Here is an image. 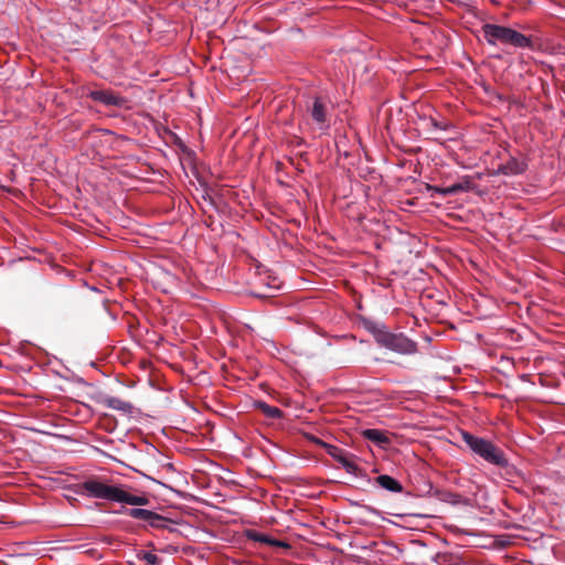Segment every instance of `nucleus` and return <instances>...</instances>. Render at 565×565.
<instances>
[{"label":"nucleus","instance_id":"39448f33","mask_svg":"<svg viewBox=\"0 0 565 565\" xmlns=\"http://www.w3.org/2000/svg\"><path fill=\"white\" fill-rule=\"evenodd\" d=\"M245 536L247 540L258 544L259 547L266 548L268 551H288L290 548L287 542L278 540L268 533L260 532L255 529L245 530Z\"/></svg>","mask_w":565,"mask_h":565},{"label":"nucleus","instance_id":"6ab92c4d","mask_svg":"<svg viewBox=\"0 0 565 565\" xmlns=\"http://www.w3.org/2000/svg\"><path fill=\"white\" fill-rule=\"evenodd\" d=\"M319 444L326 449L327 454L331 456L334 460L343 451V449L321 440L319 441Z\"/></svg>","mask_w":565,"mask_h":565},{"label":"nucleus","instance_id":"9b49d317","mask_svg":"<svg viewBox=\"0 0 565 565\" xmlns=\"http://www.w3.org/2000/svg\"><path fill=\"white\" fill-rule=\"evenodd\" d=\"M376 483L381 488H383V489H385V490H387L390 492L398 493V492L403 491L402 483L397 479H395V478H393V477H391L388 475H381V476H379L376 478Z\"/></svg>","mask_w":565,"mask_h":565},{"label":"nucleus","instance_id":"1a4fd4ad","mask_svg":"<svg viewBox=\"0 0 565 565\" xmlns=\"http://www.w3.org/2000/svg\"><path fill=\"white\" fill-rule=\"evenodd\" d=\"M102 404L107 408L118 411L124 415H131L134 411V406L130 402L115 396H104L102 398Z\"/></svg>","mask_w":565,"mask_h":565},{"label":"nucleus","instance_id":"a211bd4d","mask_svg":"<svg viewBox=\"0 0 565 565\" xmlns=\"http://www.w3.org/2000/svg\"><path fill=\"white\" fill-rule=\"evenodd\" d=\"M456 189V193L459 192H469L473 188V183L469 177H465L460 182L454 184Z\"/></svg>","mask_w":565,"mask_h":565},{"label":"nucleus","instance_id":"0eeeda50","mask_svg":"<svg viewBox=\"0 0 565 565\" xmlns=\"http://www.w3.org/2000/svg\"><path fill=\"white\" fill-rule=\"evenodd\" d=\"M126 513L132 519L141 520L156 529L164 527L167 524L166 518L147 509L132 508L127 510Z\"/></svg>","mask_w":565,"mask_h":565},{"label":"nucleus","instance_id":"2eb2a0df","mask_svg":"<svg viewBox=\"0 0 565 565\" xmlns=\"http://www.w3.org/2000/svg\"><path fill=\"white\" fill-rule=\"evenodd\" d=\"M257 407L269 418L276 419L282 416V412L275 406H270L265 402H258Z\"/></svg>","mask_w":565,"mask_h":565},{"label":"nucleus","instance_id":"dca6fc26","mask_svg":"<svg viewBox=\"0 0 565 565\" xmlns=\"http://www.w3.org/2000/svg\"><path fill=\"white\" fill-rule=\"evenodd\" d=\"M435 497L437 499H439L440 501L448 502V503H451V504L459 503L460 502V498H461L457 493H454V492H450V491H441V490H436L435 491Z\"/></svg>","mask_w":565,"mask_h":565},{"label":"nucleus","instance_id":"f3484780","mask_svg":"<svg viewBox=\"0 0 565 565\" xmlns=\"http://www.w3.org/2000/svg\"><path fill=\"white\" fill-rule=\"evenodd\" d=\"M365 328L373 334L376 342L379 334L388 330L385 324L375 321L365 322Z\"/></svg>","mask_w":565,"mask_h":565},{"label":"nucleus","instance_id":"f03ea898","mask_svg":"<svg viewBox=\"0 0 565 565\" xmlns=\"http://www.w3.org/2000/svg\"><path fill=\"white\" fill-rule=\"evenodd\" d=\"M461 437L469 449L488 463L500 468H505L509 466V460L507 459L504 452L492 441L482 437L475 436L468 431H461Z\"/></svg>","mask_w":565,"mask_h":565},{"label":"nucleus","instance_id":"6e6552de","mask_svg":"<svg viewBox=\"0 0 565 565\" xmlns=\"http://www.w3.org/2000/svg\"><path fill=\"white\" fill-rule=\"evenodd\" d=\"M527 164L524 160L511 157L507 163L500 164L495 174L519 175L525 172Z\"/></svg>","mask_w":565,"mask_h":565},{"label":"nucleus","instance_id":"f8f14e48","mask_svg":"<svg viewBox=\"0 0 565 565\" xmlns=\"http://www.w3.org/2000/svg\"><path fill=\"white\" fill-rule=\"evenodd\" d=\"M335 461H338L348 473L353 476L359 475V466L352 459L349 458L344 450L338 456Z\"/></svg>","mask_w":565,"mask_h":565},{"label":"nucleus","instance_id":"20e7f679","mask_svg":"<svg viewBox=\"0 0 565 565\" xmlns=\"http://www.w3.org/2000/svg\"><path fill=\"white\" fill-rule=\"evenodd\" d=\"M377 344L382 348L403 355L415 354L418 350L417 343L404 333H394L387 330L377 337Z\"/></svg>","mask_w":565,"mask_h":565},{"label":"nucleus","instance_id":"7ed1b4c3","mask_svg":"<svg viewBox=\"0 0 565 565\" xmlns=\"http://www.w3.org/2000/svg\"><path fill=\"white\" fill-rule=\"evenodd\" d=\"M482 30L483 36L490 45H495L498 42H500L519 49H526L532 46V41L530 38L511 28L487 23L483 25Z\"/></svg>","mask_w":565,"mask_h":565},{"label":"nucleus","instance_id":"4468645a","mask_svg":"<svg viewBox=\"0 0 565 565\" xmlns=\"http://www.w3.org/2000/svg\"><path fill=\"white\" fill-rule=\"evenodd\" d=\"M426 189L430 193V198H434L435 194H440L443 196L457 194L454 184L445 188L427 184Z\"/></svg>","mask_w":565,"mask_h":565},{"label":"nucleus","instance_id":"ddd939ff","mask_svg":"<svg viewBox=\"0 0 565 565\" xmlns=\"http://www.w3.org/2000/svg\"><path fill=\"white\" fill-rule=\"evenodd\" d=\"M363 436L366 439H369L380 446L388 444V441H390L388 437L383 431H381L379 429H366V430H364Z\"/></svg>","mask_w":565,"mask_h":565},{"label":"nucleus","instance_id":"f257e3e1","mask_svg":"<svg viewBox=\"0 0 565 565\" xmlns=\"http://www.w3.org/2000/svg\"><path fill=\"white\" fill-rule=\"evenodd\" d=\"M84 493L94 499H103L130 505H146L149 499L146 495H136L127 492L122 486L107 484L98 479L90 478L82 483Z\"/></svg>","mask_w":565,"mask_h":565},{"label":"nucleus","instance_id":"412c9836","mask_svg":"<svg viewBox=\"0 0 565 565\" xmlns=\"http://www.w3.org/2000/svg\"><path fill=\"white\" fill-rule=\"evenodd\" d=\"M427 126H428L429 130H443V131H445L448 128L447 124L438 121V120H436L434 118H428L427 119Z\"/></svg>","mask_w":565,"mask_h":565},{"label":"nucleus","instance_id":"aec40b11","mask_svg":"<svg viewBox=\"0 0 565 565\" xmlns=\"http://www.w3.org/2000/svg\"><path fill=\"white\" fill-rule=\"evenodd\" d=\"M139 558L145 561L147 565H156L159 563L158 556L151 552L142 551L139 553Z\"/></svg>","mask_w":565,"mask_h":565},{"label":"nucleus","instance_id":"9d476101","mask_svg":"<svg viewBox=\"0 0 565 565\" xmlns=\"http://www.w3.org/2000/svg\"><path fill=\"white\" fill-rule=\"evenodd\" d=\"M94 100L100 102L107 106H120L124 99L119 96L114 95L108 90H94L90 93Z\"/></svg>","mask_w":565,"mask_h":565},{"label":"nucleus","instance_id":"423d86ee","mask_svg":"<svg viewBox=\"0 0 565 565\" xmlns=\"http://www.w3.org/2000/svg\"><path fill=\"white\" fill-rule=\"evenodd\" d=\"M330 100L324 97H315L311 104L308 105V111L312 120L321 130L328 129L330 126L328 119L330 113Z\"/></svg>","mask_w":565,"mask_h":565}]
</instances>
